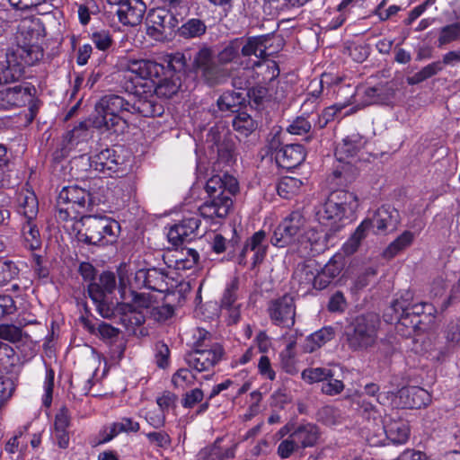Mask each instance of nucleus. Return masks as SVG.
Returning a JSON list of instances; mask_svg holds the SVG:
<instances>
[{"instance_id": "72a5a7b5", "label": "nucleus", "mask_w": 460, "mask_h": 460, "mask_svg": "<svg viewBox=\"0 0 460 460\" xmlns=\"http://www.w3.org/2000/svg\"><path fill=\"white\" fill-rule=\"evenodd\" d=\"M317 277L316 269L311 264H298L295 269L291 285L292 288H316L315 279Z\"/></svg>"}, {"instance_id": "393cba45", "label": "nucleus", "mask_w": 460, "mask_h": 460, "mask_svg": "<svg viewBox=\"0 0 460 460\" xmlns=\"http://www.w3.org/2000/svg\"><path fill=\"white\" fill-rule=\"evenodd\" d=\"M233 205L231 198H223V199H209L206 200L201 206H199L197 215L200 216V218L208 220L210 223L214 222L215 218H225Z\"/></svg>"}, {"instance_id": "a211bd4d", "label": "nucleus", "mask_w": 460, "mask_h": 460, "mask_svg": "<svg viewBox=\"0 0 460 460\" xmlns=\"http://www.w3.org/2000/svg\"><path fill=\"white\" fill-rule=\"evenodd\" d=\"M147 33L155 38H162L166 31H173L178 27L179 19L171 9L158 7L151 9L146 16Z\"/></svg>"}, {"instance_id": "4c0bfd02", "label": "nucleus", "mask_w": 460, "mask_h": 460, "mask_svg": "<svg viewBox=\"0 0 460 460\" xmlns=\"http://www.w3.org/2000/svg\"><path fill=\"white\" fill-rule=\"evenodd\" d=\"M415 234L409 231H403L398 237H396L389 245L385 249L383 254L386 259L394 258L401 252L411 246L414 241Z\"/></svg>"}, {"instance_id": "c756f323", "label": "nucleus", "mask_w": 460, "mask_h": 460, "mask_svg": "<svg viewBox=\"0 0 460 460\" xmlns=\"http://www.w3.org/2000/svg\"><path fill=\"white\" fill-rule=\"evenodd\" d=\"M325 75H322L320 79H313L308 85V92L305 94L301 110L304 114H312L317 110L321 102L323 93V77Z\"/></svg>"}, {"instance_id": "e2e57ef3", "label": "nucleus", "mask_w": 460, "mask_h": 460, "mask_svg": "<svg viewBox=\"0 0 460 460\" xmlns=\"http://www.w3.org/2000/svg\"><path fill=\"white\" fill-rule=\"evenodd\" d=\"M34 275L38 279V286H45L52 283V279L49 275V270L48 267L42 265V260L40 255L35 256Z\"/></svg>"}, {"instance_id": "f8f14e48", "label": "nucleus", "mask_w": 460, "mask_h": 460, "mask_svg": "<svg viewBox=\"0 0 460 460\" xmlns=\"http://www.w3.org/2000/svg\"><path fill=\"white\" fill-rule=\"evenodd\" d=\"M201 225L200 216L190 214L183 217L177 223L170 226L167 233L168 242L174 247H178L184 243H190L203 234H199Z\"/></svg>"}, {"instance_id": "774afa93", "label": "nucleus", "mask_w": 460, "mask_h": 460, "mask_svg": "<svg viewBox=\"0 0 460 460\" xmlns=\"http://www.w3.org/2000/svg\"><path fill=\"white\" fill-rule=\"evenodd\" d=\"M321 390L323 394L329 396L338 395L344 390V384L341 380L332 376L322 384Z\"/></svg>"}, {"instance_id": "9d476101", "label": "nucleus", "mask_w": 460, "mask_h": 460, "mask_svg": "<svg viewBox=\"0 0 460 460\" xmlns=\"http://www.w3.org/2000/svg\"><path fill=\"white\" fill-rule=\"evenodd\" d=\"M267 146L269 152L275 155L278 166L288 171L298 167L306 157V151L303 145H282L279 134H275L268 141Z\"/></svg>"}, {"instance_id": "5701e85b", "label": "nucleus", "mask_w": 460, "mask_h": 460, "mask_svg": "<svg viewBox=\"0 0 460 460\" xmlns=\"http://www.w3.org/2000/svg\"><path fill=\"white\" fill-rule=\"evenodd\" d=\"M116 6L115 13L119 22L125 26L135 27L141 23L146 5L143 0H122Z\"/></svg>"}, {"instance_id": "6e6552de", "label": "nucleus", "mask_w": 460, "mask_h": 460, "mask_svg": "<svg viewBox=\"0 0 460 460\" xmlns=\"http://www.w3.org/2000/svg\"><path fill=\"white\" fill-rule=\"evenodd\" d=\"M379 325V317L373 313L354 318L345 332L349 347L353 350H364L373 347L377 341Z\"/></svg>"}, {"instance_id": "c03bdc74", "label": "nucleus", "mask_w": 460, "mask_h": 460, "mask_svg": "<svg viewBox=\"0 0 460 460\" xmlns=\"http://www.w3.org/2000/svg\"><path fill=\"white\" fill-rule=\"evenodd\" d=\"M121 293V298L125 297L126 291L129 293L131 296L132 304H122L121 305L128 309L129 312H133L136 308H148L152 305V297L146 293H138L135 289H119Z\"/></svg>"}, {"instance_id": "0e129e2a", "label": "nucleus", "mask_w": 460, "mask_h": 460, "mask_svg": "<svg viewBox=\"0 0 460 460\" xmlns=\"http://www.w3.org/2000/svg\"><path fill=\"white\" fill-rule=\"evenodd\" d=\"M193 349H207L215 342L212 341L211 334L203 328H197L193 332Z\"/></svg>"}, {"instance_id": "13d9d810", "label": "nucleus", "mask_w": 460, "mask_h": 460, "mask_svg": "<svg viewBox=\"0 0 460 460\" xmlns=\"http://www.w3.org/2000/svg\"><path fill=\"white\" fill-rule=\"evenodd\" d=\"M195 376L187 368H180L172 376V383L174 388L185 389L194 384Z\"/></svg>"}, {"instance_id": "680f3d73", "label": "nucleus", "mask_w": 460, "mask_h": 460, "mask_svg": "<svg viewBox=\"0 0 460 460\" xmlns=\"http://www.w3.org/2000/svg\"><path fill=\"white\" fill-rule=\"evenodd\" d=\"M91 40L96 49L102 51L108 50L113 44V39L110 31H99L92 33Z\"/></svg>"}, {"instance_id": "39448f33", "label": "nucleus", "mask_w": 460, "mask_h": 460, "mask_svg": "<svg viewBox=\"0 0 460 460\" xmlns=\"http://www.w3.org/2000/svg\"><path fill=\"white\" fill-rule=\"evenodd\" d=\"M72 226L76 231L75 237L78 243L99 247L116 243L121 230L118 221L96 215L82 217L78 225L73 224Z\"/></svg>"}, {"instance_id": "49530a36", "label": "nucleus", "mask_w": 460, "mask_h": 460, "mask_svg": "<svg viewBox=\"0 0 460 460\" xmlns=\"http://www.w3.org/2000/svg\"><path fill=\"white\" fill-rule=\"evenodd\" d=\"M236 161L235 146L231 140H224L217 145V164L232 166Z\"/></svg>"}, {"instance_id": "473e14b6", "label": "nucleus", "mask_w": 460, "mask_h": 460, "mask_svg": "<svg viewBox=\"0 0 460 460\" xmlns=\"http://www.w3.org/2000/svg\"><path fill=\"white\" fill-rule=\"evenodd\" d=\"M17 212L22 219L36 220L39 213L38 199L33 191L21 192L18 195Z\"/></svg>"}, {"instance_id": "603ef678", "label": "nucleus", "mask_w": 460, "mask_h": 460, "mask_svg": "<svg viewBox=\"0 0 460 460\" xmlns=\"http://www.w3.org/2000/svg\"><path fill=\"white\" fill-rule=\"evenodd\" d=\"M208 199H223V198H231L224 193V181L220 175H213L210 177L205 186Z\"/></svg>"}, {"instance_id": "6ab92c4d", "label": "nucleus", "mask_w": 460, "mask_h": 460, "mask_svg": "<svg viewBox=\"0 0 460 460\" xmlns=\"http://www.w3.org/2000/svg\"><path fill=\"white\" fill-rule=\"evenodd\" d=\"M395 96L394 88L388 83L377 84L374 86L366 87L363 91L361 107L354 105L345 111L344 116H349L358 111L362 107L381 104L389 105Z\"/></svg>"}, {"instance_id": "9b49d317", "label": "nucleus", "mask_w": 460, "mask_h": 460, "mask_svg": "<svg viewBox=\"0 0 460 460\" xmlns=\"http://www.w3.org/2000/svg\"><path fill=\"white\" fill-rule=\"evenodd\" d=\"M305 223V218L302 211L294 210L290 212L275 228L270 238L271 244L282 248L292 243L304 227Z\"/></svg>"}, {"instance_id": "a18cd8bd", "label": "nucleus", "mask_w": 460, "mask_h": 460, "mask_svg": "<svg viewBox=\"0 0 460 460\" xmlns=\"http://www.w3.org/2000/svg\"><path fill=\"white\" fill-rule=\"evenodd\" d=\"M366 224V222H361L350 237L343 243L341 249L345 255H352L358 250L361 242L367 237Z\"/></svg>"}, {"instance_id": "1a4fd4ad", "label": "nucleus", "mask_w": 460, "mask_h": 460, "mask_svg": "<svg viewBox=\"0 0 460 460\" xmlns=\"http://www.w3.org/2000/svg\"><path fill=\"white\" fill-rule=\"evenodd\" d=\"M117 288H156L164 282V275L156 269H140L133 271L130 265L120 262L114 271Z\"/></svg>"}, {"instance_id": "423d86ee", "label": "nucleus", "mask_w": 460, "mask_h": 460, "mask_svg": "<svg viewBox=\"0 0 460 460\" xmlns=\"http://www.w3.org/2000/svg\"><path fill=\"white\" fill-rule=\"evenodd\" d=\"M90 200V192L77 185L63 187L57 198L56 217L59 222L78 221L84 217L87 203Z\"/></svg>"}, {"instance_id": "2f4dec72", "label": "nucleus", "mask_w": 460, "mask_h": 460, "mask_svg": "<svg viewBox=\"0 0 460 460\" xmlns=\"http://www.w3.org/2000/svg\"><path fill=\"white\" fill-rule=\"evenodd\" d=\"M21 238L27 250L36 251L41 247L42 241L36 220L22 219Z\"/></svg>"}, {"instance_id": "cd10ccee", "label": "nucleus", "mask_w": 460, "mask_h": 460, "mask_svg": "<svg viewBox=\"0 0 460 460\" xmlns=\"http://www.w3.org/2000/svg\"><path fill=\"white\" fill-rule=\"evenodd\" d=\"M299 448L314 447L320 438L319 428L314 423H302L291 433Z\"/></svg>"}, {"instance_id": "f704fd0d", "label": "nucleus", "mask_w": 460, "mask_h": 460, "mask_svg": "<svg viewBox=\"0 0 460 460\" xmlns=\"http://www.w3.org/2000/svg\"><path fill=\"white\" fill-rule=\"evenodd\" d=\"M242 38H234L226 42L222 49L217 54V63L220 64L221 67L231 63H237L240 58V49L242 48Z\"/></svg>"}, {"instance_id": "412c9836", "label": "nucleus", "mask_w": 460, "mask_h": 460, "mask_svg": "<svg viewBox=\"0 0 460 460\" xmlns=\"http://www.w3.org/2000/svg\"><path fill=\"white\" fill-rule=\"evenodd\" d=\"M79 159H85L91 168L110 177L119 171L123 162L117 151L111 147H106L92 156L80 155Z\"/></svg>"}, {"instance_id": "f257e3e1", "label": "nucleus", "mask_w": 460, "mask_h": 460, "mask_svg": "<svg viewBox=\"0 0 460 460\" xmlns=\"http://www.w3.org/2000/svg\"><path fill=\"white\" fill-rule=\"evenodd\" d=\"M358 207L359 200L354 192L346 190L331 192L315 214L319 224L327 228L326 232L322 234L311 230L307 233L311 250L317 253L324 252L329 247L331 239L355 218Z\"/></svg>"}, {"instance_id": "7c9ffc66", "label": "nucleus", "mask_w": 460, "mask_h": 460, "mask_svg": "<svg viewBox=\"0 0 460 460\" xmlns=\"http://www.w3.org/2000/svg\"><path fill=\"white\" fill-rule=\"evenodd\" d=\"M133 115H139L145 118L162 116L164 112L163 104L158 102L153 96L151 98L138 97L131 102Z\"/></svg>"}, {"instance_id": "bb28decb", "label": "nucleus", "mask_w": 460, "mask_h": 460, "mask_svg": "<svg viewBox=\"0 0 460 460\" xmlns=\"http://www.w3.org/2000/svg\"><path fill=\"white\" fill-rule=\"evenodd\" d=\"M242 38V48H239L240 54L242 57L248 58L255 56L258 58L265 59L268 57L267 54V41L268 35H258L251 37H241Z\"/></svg>"}, {"instance_id": "e433bc0d", "label": "nucleus", "mask_w": 460, "mask_h": 460, "mask_svg": "<svg viewBox=\"0 0 460 460\" xmlns=\"http://www.w3.org/2000/svg\"><path fill=\"white\" fill-rule=\"evenodd\" d=\"M234 130L238 137H247L258 128V122L247 112L238 111L232 119Z\"/></svg>"}, {"instance_id": "4be33fe9", "label": "nucleus", "mask_w": 460, "mask_h": 460, "mask_svg": "<svg viewBox=\"0 0 460 460\" xmlns=\"http://www.w3.org/2000/svg\"><path fill=\"white\" fill-rule=\"evenodd\" d=\"M90 138L87 123L82 121L63 137L60 146L54 152V158L61 160L67 157L79 146L86 144Z\"/></svg>"}, {"instance_id": "c9c22d12", "label": "nucleus", "mask_w": 460, "mask_h": 460, "mask_svg": "<svg viewBox=\"0 0 460 460\" xmlns=\"http://www.w3.org/2000/svg\"><path fill=\"white\" fill-rule=\"evenodd\" d=\"M207 32V25L199 18H190L177 27L176 33L184 40L201 38Z\"/></svg>"}, {"instance_id": "09e8293b", "label": "nucleus", "mask_w": 460, "mask_h": 460, "mask_svg": "<svg viewBox=\"0 0 460 460\" xmlns=\"http://www.w3.org/2000/svg\"><path fill=\"white\" fill-rule=\"evenodd\" d=\"M247 96L250 103L254 105L257 109H260L266 102L270 101L271 95L269 93V89L261 84H256L248 89Z\"/></svg>"}, {"instance_id": "79ce46f5", "label": "nucleus", "mask_w": 460, "mask_h": 460, "mask_svg": "<svg viewBox=\"0 0 460 460\" xmlns=\"http://www.w3.org/2000/svg\"><path fill=\"white\" fill-rule=\"evenodd\" d=\"M334 338L332 327H323L311 334L305 341V349L307 352H314Z\"/></svg>"}, {"instance_id": "ea45409f", "label": "nucleus", "mask_w": 460, "mask_h": 460, "mask_svg": "<svg viewBox=\"0 0 460 460\" xmlns=\"http://www.w3.org/2000/svg\"><path fill=\"white\" fill-rule=\"evenodd\" d=\"M303 181L296 177L284 176L277 183L276 190L278 194L286 199H291L300 193Z\"/></svg>"}, {"instance_id": "ddd939ff", "label": "nucleus", "mask_w": 460, "mask_h": 460, "mask_svg": "<svg viewBox=\"0 0 460 460\" xmlns=\"http://www.w3.org/2000/svg\"><path fill=\"white\" fill-rule=\"evenodd\" d=\"M399 211L389 204L382 205L371 216L367 217L361 222H366L367 232L373 229L375 234H386L394 231L400 224Z\"/></svg>"}, {"instance_id": "0eeeda50", "label": "nucleus", "mask_w": 460, "mask_h": 460, "mask_svg": "<svg viewBox=\"0 0 460 460\" xmlns=\"http://www.w3.org/2000/svg\"><path fill=\"white\" fill-rule=\"evenodd\" d=\"M216 58L212 47L203 44L193 55L190 72L199 76L208 86H216L224 83L230 76V71L226 67H221Z\"/></svg>"}, {"instance_id": "b1692460", "label": "nucleus", "mask_w": 460, "mask_h": 460, "mask_svg": "<svg viewBox=\"0 0 460 460\" xmlns=\"http://www.w3.org/2000/svg\"><path fill=\"white\" fill-rule=\"evenodd\" d=\"M400 403L404 408L420 409L429 404L431 396L420 386L402 387L399 390Z\"/></svg>"}, {"instance_id": "20e7f679", "label": "nucleus", "mask_w": 460, "mask_h": 460, "mask_svg": "<svg viewBox=\"0 0 460 460\" xmlns=\"http://www.w3.org/2000/svg\"><path fill=\"white\" fill-rule=\"evenodd\" d=\"M131 102L118 94L102 96L95 105L97 116L93 125L102 133L123 135L132 118Z\"/></svg>"}, {"instance_id": "4d7b16f0", "label": "nucleus", "mask_w": 460, "mask_h": 460, "mask_svg": "<svg viewBox=\"0 0 460 460\" xmlns=\"http://www.w3.org/2000/svg\"><path fill=\"white\" fill-rule=\"evenodd\" d=\"M113 291L114 289H112V291H105V296L99 311L100 314L104 318L111 317L114 314V310L118 305L121 306V310H125V307H123L121 305L122 304L119 302Z\"/></svg>"}, {"instance_id": "a19ab883", "label": "nucleus", "mask_w": 460, "mask_h": 460, "mask_svg": "<svg viewBox=\"0 0 460 460\" xmlns=\"http://www.w3.org/2000/svg\"><path fill=\"white\" fill-rule=\"evenodd\" d=\"M386 437L394 444H404L409 438L410 429L402 420H393L385 425Z\"/></svg>"}, {"instance_id": "58836bf2", "label": "nucleus", "mask_w": 460, "mask_h": 460, "mask_svg": "<svg viewBox=\"0 0 460 460\" xmlns=\"http://www.w3.org/2000/svg\"><path fill=\"white\" fill-rule=\"evenodd\" d=\"M190 59V56L189 57ZM166 64V72L172 75H181L190 71V65H188V58L182 52H175L166 55L164 58Z\"/></svg>"}, {"instance_id": "864d4df0", "label": "nucleus", "mask_w": 460, "mask_h": 460, "mask_svg": "<svg viewBox=\"0 0 460 460\" xmlns=\"http://www.w3.org/2000/svg\"><path fill=\"white\" fill-rule=\"evenodd\" d=\"M460 39V22H456L440 29L438 42V46L447 45Z\"/></svg>"}, {"instance_id": "c85d7f7f", "label": "nucleus", "mask_w": 460, "mask_h": 460, "mask_svg": "<svg viewBox=\"0 0 460 460\" xmlns=\"http://www.w3.org/2000/svg\"><path fill=\"white\" fill-rule=\"evenodd\" d=\"M241 238L238 235L236 229L233 228L232 238L227 241L221 234H216L210 243V247L213 252L221 254L225 252H227L228 261H236V247H239Z\"/></svg>"}, {"instance_id": "338daca9", "label": "nucleus", "mask_w": 460, "mask_h": 460, "mask_svg": "<svg viewBox=\"0 0 460 460\" xmlns=\"http://www.w3.org/2000/svg\"><path fill=\"white\" fill-rule=\"evenodd\" d=\"M146 437L150 444L161 448H168L172 444L169 434L164 430L146 433Z\"/></svg>"}, {"instance_id": "aec40b11", "label": "nucleus", "mask_w": 460, "mask_h": 460, "mask_svg": "<svg viewBox=\"0 0 460 460\" xmlns=\"http://www.w3.org/2000/svg\"><path fill=\"white\" fill-rule=\"evenodd\" d=\"M77 273L85 288H116V273L110 269L100 272L90 261H80Z\"/></svg>"}, {"instance_id": "2eb2a0df", "label": "nucleus", "mask_w": 460, "mask_h": 460, "mask_svg": "<svg viewBox=\"0 0 460 460\" xmlns=\"http://www.w3.org/2000/svg\"><path fill=\"white\" fill-rule=\"evenodd\" d=\"M224 349L219 343L211 344L209 348L193 349L185 355L188 366L198 372L211 370L223 358Z\"/></svg>"}, {"instance_id": "f3484780", "label": "nucleus", "mask_w": 460, "mask_h": 460, "mask_svg": "<svg viewBox=\"0 0 460 460\" xmlns=\"http://www.w3.org/2000/svg\"><path fill=\"white\" fill-rule=\"evenodd\" d=\"M268 314L274 324L283 327L293 326L296 315L295 296L288 293L271 300L269 303Z\"/></svg>"}, {"instance_id": "de8ad7c7", "label": "nucleus", "mask_w": 460, "mask_h": 460, "mask_svg": "<svg viewBox=\"0 0 460 460\" xmlns=\"http://www.w3.org/2000/svg\"><path fill=\"white\" fill-rule=\"evenodd\" d=\"M443 63L441 61L432 62L424 67H422L419 72L415 73L412 76L408 77V84L411 85L419 84L425 80L432 77L437 75L438 72L442 71Z\"/></svg>"}, {"instance_id": "052dcab7", "label": "nucleus", "mask_w": 460, "mask_h": 460, "mask_svg": "<svg viewBox=\"0 0 460 460\" xmlns=\"http://www.w3.org/2000/svg\"><path fill=\"white\" fill-rule=\"evenodd\" d=\"M305 114L296 117L288 127V132L292 135L302 136L310 132L312 124L308 119V116Z\"/></svg>"}, {"instance_id": "5fc2aeb1", "label": "nucleus", "mask_w": 460, "mask_h": 460, "mask_svg": "<svg viewBox=\"0 0 460 460\" xmlns=\"http://www.w3.org/2000/svg\"><path fill=\"white\" fill-rule=\"evenodd\" d=\"M89 331L91 333L98 335L106 341H111L114 338H117L119 333V330L118 328H115L104 322H102L96 326H90Z\"/></svg>"}, {"instance_id": "dca6fc26", "label": "nucleus", "mask_w": 460, "mask_h": 460, "mask_svg": "<svg viewBox=\"0 0 460 460\" xmlns=\"http://www.w3.org/2000/svg\"><path fill=\"white\" fill-rule=\"evenodd\" d=\"M37 90L31 83L18 84L0 90V110L21 108L36 95Z\"/></svg>"}, {"instance_id": "3c124183", "label": "nucleus", "mask_w": 460, "mask_h": 460, "mask_svg": "<svg viewBox=\"0 0 460 460\" xmlns=\"http://www.w3.org/2000/svg\"><path fill=\"white\" fill-rule=\"evenodd\" d=\"M301 376L308 384L323 383L326 379L333 376V373L331 369L325 367H311L303 370Z\"/></svg>"}, {"instance_id": "a878e982", "label": "nucleus", "mask_w": 460, "mask_h": 460, "mask_svg": "<svg viewBox=\"0 0 460 460\" xmlns=\"http://www.w3.org/2000/svg\"><path fill=\"white\" fill-rule=\"evenodd\" d=\"M365 144L366 141L360 134H350L336 146L334 155L339 162L348 163L347 160L355 157Z\"/></svg>"}, {"instance_id": "37998d69", "label": "nucleus", "mask_w": 460, "mask_h": 460, "mask_svg": "<svg viewBox=\"0 0 460 460\" xmlns=\"http://www.w3.org/2000/svg\"><path fill=\"white\" fill-rule=\"evenodd\" d=\"M221 439L217 438L213 444L202 448L199 456L202 460H227L234 456V452L230 448L220 447Z\"/></svg>"}, {"instance_id": "6e6d98bb", "label": "nucleus", "mask_w": 460, "mask_h": 460, "mask_svg": "<svg viewBox=\"0 0 460 460\" xmlns=\"http://www.w3.org/2000/svg\"><path fill=\"white\" fill-rule=\"evenodd\" d=\"M355 97V93H352L348 100L343 102H336L331 106H328L323 110L321 115L325 121L329 123L333 121L334 119L341 113L345 108L351 105L353 103V99Z\"/></svg>"}, {"instance_id": "69168bd1", "label": "nucleus", "mask_w": 460, "mask_h": 460, "mask_svg": "<svg viewBox=\"0 0 460 460\" xmlns=\"http://www.w3.org/2000/svg\"><path fill=\"white\" fill-rule=\"evenodd\" d=\"M297 449H299L298 445L296 444L295 439L292 438V435L289 434V436L287 438L283 439L279 444L277 453L280 458L287 459Z\"/></svg>"}, {"instance_id": "bf43d9fd", "label": "nucleus", "mask_w": 460, "mask_h": 460, "mask_svg": "<svg viewBox=\"0 0 460 460\" xmlns=\"http://www.w3.org/2000/svg\"><path fill=\"white\" fill-rule=\"evenodd\" d=\"M19 273L15 263L11 261H0V287L10 283Z\"/></svg>"}, {"instance_id": "8fccbe9b", "label": "nucleus", "mask_w": 460, "mask_h": 460, "mask_svg": "<svg viewBox=\"0 0 460 460\" xmlns=\"http://www.w3.org/2000/svg\"><path fill=\"white\" fill-rule=\"evenodd\" d=\"M240 103V94L234 92H225L217 101L221 111L238 112Z\"/></svg>"}, {"instance_id": "4468645a", "label": "nucleus", "mask_w": 460, "mask_h": 460, "mask_svg": "<svg viewBox=\"0 0 460 460\" xmlns=\"http://www.w3.org/2000/svg\"><path fill=\"white\" fill-rule=\"evenodd\" d=\"M268 248L269 241L267 234L264 230H259L245 241L243 247L238 253H236V262L239 265L246 266L249 262L248 252H252L253 253L250 261L251 268L254 269L266 258Z\"/></svg>"}, {"instance_id": "f03ea898", "label": "nucleus", "mask_w": 460, "mask_h": 460, "mask_svg": "<svg viewBox=\"0 0 460 460\" xmlns=\"http://www.w3.org/2000/svg\"><path fill=\"white\" fill-rule=\"evenodd\" d=\"M123 88L126 92L136 96L145 91L141 80H150L155 86L157 96L171 98L181 87V75L166 72L165 65L146 58H129L126 64Z\"/></svg>"}, {"instance_id": "7ed1b4c3", "label": "nucleus", "mask_w": 460, "mask_h": 460, "mask_svg": "<svg viewBox=\"0 0 460 460\" xmlns=\"http://www.w3.org/2000/svg\"><path fill=\"white\" fill-rule=\"evenodd\" d=\"M39 30L28 26L22 27L17 36V44L5 54L3 64V84L18 80L25 72L26 66L35 65L43 58V49L40 44Z\"/></svg>"}]
</instances>
